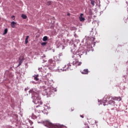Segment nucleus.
Here are the masks:
<instances>
[{"mask_svg":"<svg viewBox=\"0 0 128 128\" xmlns=\"http://www.w3.org/2000/svg\"><path fill=\"white\" fill-rule=\"evenodd\" d=\"M107 100H110V97H107Z\"/></svg>","mask_w":128,"mask_h":128,"instance_id":"obj_28","label":"nucleus"},{"mask_svg":"<svg viewBox=\"0 0 128 128\" xmlns=\"http://www.w3.org/2000/svg\"><path fill=\"white\" fill-rule=\"evenodd\" d=\"M92 122H94V124H96V120H92Z\"/></svg>","mask_w":128,"mask_h":128,"instance_id":"obj_27","label":"nucleus"},{"mask_svg":"<svg viewBox=\"0 0 128 128\" xmlns=\"http://www.w3.org/2000/svg\"><path fill=\"white\" fill-rule=\"evenodd\" d=\"M22 18H24V20H26V18H28V16H26L24 14H22Z\"/></svg>","mask_w":128,"mask_h":128,"instance_id":"obj_18","label":"nucleus"},{"mask_svg":"<svg viewBox=\"0 0 128 128\" xmlns=\"http://www.w3.org/2000/svg\"><path fill=\"white\" fill-rule=\"evenodd\" d=\"M34 78V80H36V82H38V80H39V78H38V75H35L34 76H33Z\"/></svg>","mask_w":128,"mask_h":128,"instance_id":"obj_11","label":"nucleus"},{"mask_svg":"<svg viewBox=\"0 0 128 128\" xmlns=\"http://www.w3.org/2000/svg\"><path fill=\"white\" fill-rule=\"evenodd\" d=\"M30 94H32V102L35 104H42V102L40 100L41 98L38 94L34 90H30Z\"/></svg>","mask_w":128,"mask_h":128,"instance_id":"obj_1","label":"nucleus"},{"mask_svg":"<svg viewBox=\"0 0 128 128\" xmlns=\"http://www.w3.org/2000/svg\"><path fill=\"white\" fill-rule=\"evenodd\" d=\"M28 38H30V36H28L26 37V38L25 40V44H28Z\"/></svg>","mask_w":128,"mask_h":128,"instance_id":"obj_15","label":"nucleus"},{"mask_svg":"<svg viewBox=\"0 0 128 128\" xmlns=\"http://www.w3.org/2000/svg\"><path fill=\"white\" fill-rule=\"evenodd\" d=\"M50 62H52V60H50Z\"/></svg>","mask_w":128,"mask_h":128,"instance_id":"obj_29","label":"nucleus"},{"mask_svg":"<svg viewBox=\"0 0 128 128\" xmlns=\"http://www.w3.org/2000/svg\"><path fill=\"white\" fill-rule=\"evenodd\" d=\"M113 100H118V102H120L122 100V98L120 97H113L112 98Z\"/></svg>","mask_w":128,"mask_h":128,"instance_id":"obj_7","label":"nucleus"},{"mask_svg":"<svg viewBox=\"0 0 128 128\" xmlns=\"http://www.w3.org/2000/svg\"><path fill=\"white\" fill-rule=\"evenodd\" d=\"M53 88L52 87H49L44 89V92L47 96H50L52 94Z\"/></svg>","mask_w":128,"mask_h":128,"instance_id":"obj_3","label":"nucleus"},{"mask_svg":"<svg viewBox=\"0 0 128 128\" xmlns=\"http://www.w3.org/2000/svg\"><path fill=\"white\" fill-rule=\"evenodd\" d=\"M78 60L77 59H74L73 60L72 64H73V66H76V63L78 62Z\"/></svg>","mask_w":128,"mask_h":128,"instance_id":"obj_12","label":"nucleus"},{"mask_svg":"<svg viewBox=\"0 0 128 128\" xmlns=\"http://www.w3.org/2000/svg\"><path fill=\"white\" fill-rule=\"evenodd\" d=\"M80 72L82 74H88V70L84 69L83 70H80Z\"/></svg>","mask_w":128,"mask_h":128,"instance_id":"obj_6","label":"nucleus"},{"mask_svg":"<svg viewBox=\"0 0 128 128\" xmlns=\"http://www.w3.org/2000/svg\"><path fill=\"white\" fill-rule=\"evenodd\" d=\"M84 128H90V126H88V125H85L84 126Z\"/></svg>","mask_w":128,"mask_h":128,"instance_id":"obj_23","label":"nucleus"},{"mask_svg":"<svg viewBox=\"0 0 128 128\" xmlns=\"http://www.w3.org/2000/svg\"><path fill=\"white\" fill-rule=\"evenodd\" d=\"M8 34V28L4 30V34Z\"/></svg>","mask_w":128,"mask_h":128,"instance_id":"obj_20","label":"nucleus"},{"mask_svg":"<svg viewBox=\"0 0 128 128\" xmlns=\"http://www.w3.org/2000/svg\"><path fill=\"white\" fill-rule=\"evenodd\" d=\"M82 16H84V14H81L80 16L79 17L80 20V22H84V20H86V19L84 18H83V17H82Z\"/></svg>","mask_w":128,"mask_h":128,"instance_id":"obj_9","label":"nucleus"},{"mask_svg":"<svg viewBox=\"0 0 128 128\" xmlns=\"http://www.w3.org/2000/svg\"><path fill=\"white\" fill-rule=\"evenodd\" d=\"M90 2H91V4H92V6H94V4L96 2V0H90Z\"/></svg>","mask_w":128,"mask_h":128,"instance_id":"obj_14","label":"nucleus"},{"mask_svg":"<svg viewBox=\"0 0 128 128\" xmlns=\"http://www.w3.org/2000/svg\"><path fill=\"white\" fill-rule=\"evenodd\" d=\"M74 111V109H72V112Z\"/></svg>","mask_w":128,"mask_h":128,"instance_id":"obj_30","label":"nucleus"},{"mask_svg":"<svg viewBox=\"0 0 128 128\" xmlns=\"http://www.w3.org/2000/svg\"><path fill=\"white\" fill-rule=\"evenodd\" d=\"M108 104H111L112 106H114L116 102H114V100L112 99V98H111V100H110L108 102Z\"/></svg>","mask_w":128,"mask_h":128,"instance_id":"obj_8","label":"nucleus"},{"mask_svg":"<svg viewBox=\"0 0 128 128\" xmlns=\"http://www.w3.org/2000/svg\"><path fill=\"white\" fill-rule=\"evenodd\" d=\"M44 124L45 126L49 128H66V126L60 125V124H54L50 122L48 120H45L44 122Z\"/></svg>","mask_w":128,"mask_h":128,"instance_id":"obj_2","label":"nucleus"},{"mask_svg":"<svg viewBox=\"0 0 128 128\" xmlns=\"http://www.w3.org/2000/svg\"><path fill=\"white\" fill-rule=\"evenodd\" d=\"M16 22H11V26L12 28H16Z\"/></svg>","mask_w":128,"mask_h":128,"instance_id":"obj_10","label":"nucleus"},{"mask_svg":"<svg viewBox=\"0 0 128 128\" xmlns=\"http://www.w3.org/2000/svg\"><path fill=\"white\" fill-rule=\"evenodd\" d=\"M48 38L47 36H45L43 38L42 40H43V42H46V40H48Z\"/></svg>","mask_w":128,"mask_h":128,"instance_id":"obj_16","label":"nucleus"},{"mask_svg":"<svg viewBox=\"0 0 128 128\" xmlns=\"http://www.w3.org/2000/svg\"><path fill=\"white\" fill-rule=\"evenodd\" d=\"M22 64V60H20L19 64H18V66H20V64Z\"/></svg>","mask_w":128,"mask_h":128,"instance_id":"obj_19","label":"nucleus"},{"mask_svg":"<svg viewBox=\"0 0 128 128\" xmlns=\"http://www.w3.org/2000/svg\"><path fill=\"white\" fill-rule=\"evenodd\" d=\"M42 46H46V42H43L41 44Z\"/></svg>","mask_w":128,"mask_h":128,"instance_id":"obj_22","label":"nucleus"},{"mask_svg":"<svg viewBox=\"0 0 128 128\" xmlns=\"http://www.w3.org/2000/svg\"><path fill=\"white\" fill-rule=\"evenodd\" d=\"M80 118H84V115H80Z\"/></svg>","mask_w":128,"mask_h":128,"instance_id":"obj_25","label":"nucleus"},{"mask_svg":"<svg viewBox=\"0 0 128 128\" xmlns=\"http://www.w3.org/2000/svg\"><path fill=\"white\" fill-rule=\"evenodd\" d=\"M106 104H104V106H106Z\"/></svg>","mask_w":128,"mask_h":128,"instance_id":"obj_31","label":"nucleus"},{"mask_svg":"<svg viewBox=\"0 0 128 128\" xmlns=\"http://www.w3.org/2000/svg\"><path fill=\"white\" fill-rule=\"evenodd\" d=\"M12 18H14V16H12Z\"/></svg>","mask_w":128,"mask_h":128,"instance_id":"obj_24","label":"nucleus"},{"mask_svg":"<svg viewBox=\"0 0 128 128\" xmlns=\"http://www.w3.org/2000/svg\"><path fill=\"white\" fill-rule=\"evenodd\" d=\"M40 110H39V112L38 113L36 112V114H32V118H33V120H36L38 118H40Z\"/></svg>","mask_w":128,"mask_h":128,"instance_id":"obj_5","label":"nucleus"},{"mask_svg":"<svg viewBox=\"0 0 128 128\" xmlns=\"http://www.w3.org/2000/svg\"><path fill=\"white\" fill-rule=\"evenodd\" d=\"M38 108H40L39 110H42V106L38 104V106H36V110H37V112H38Z\"/></svg>","mask_w":128,"mask_h":128,"instance_id":"obj_13","label":"nucleus"},{"mask_svg":"<svg viewBox=\"0 0 128 128\" xmlns=\"http://www.w3.org/2000/svg\"><path fill=\"white\" fill-rule=\"evenodd\" d=\"M50 4H52V1L47 2V6H50Z\"/></svg>","mask_w":128,"mask_h":128,"instance_id":"obj_21","label":"nucleus"},{"mask_svg":"<svg viewBox=\"0 0 128 128\" xmlns=\"http://www.w3.org/2000/svg\"><path fill=\"white\" fill-rule=\"evenodd\" d=\"M67 15H68V16H70V13H68V14H67Z\"/></svg>","mask_w":128,"mask_h":128,"instance_id":"obj_26","label":"nucleus"},{"mask_svg":"<svg viewBox=\"0 0 128 128\" xmlns=\"http://www.w3.org/2000/svg\"><path fill=\"white\" fill-rule=\"evenodd\" d=\"M64 68H65V70H72L74 68V66L73 64L68 63V64L65 65Z\"/></svg>","mask_w":128,"mask_h":128,"instance_id":"obj_4","label":"nucleus"},{"mask_svg":"<svg viewBox=\"0 0 128 128\" xmlns=\"http://www.w3.org/2000/svg\"><path fill=\"white\" fill-rule=\"evenodd\" d=\"M80 64H82V62H80L78 61H77V63L76 64V65L75 66H80Z\"/></svg>","mask_w":128,"mask_h":128,"instance_id":"obj_17","label":"nucleus"},{"mask_svg":"<svg viewBox=\"0 0 128 128\" xmlns=\"http://www.w3.org/2000/svg\"><path fill=\"white\" fill-rule=\"evenodd\" d=\"M78 56H80V54H78Z\"/></svg>","mask_w":128,"mask_h":128,"instance_id":"obj_32","label":"nucleus"}]
</instances>
